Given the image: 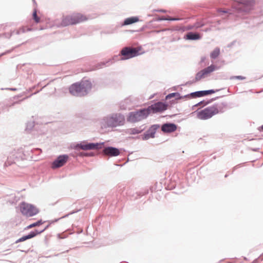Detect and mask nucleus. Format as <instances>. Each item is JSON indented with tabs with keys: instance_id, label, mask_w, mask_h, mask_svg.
<instances>
[{
	"instance_id": "f3484780",
	"label": "nucleus",
	"mask_w": 263,
	"mask_h": 263,
	"mask_svg": "<svg viewBox=\"0 0 263 263\" xmlns=\"http://www.w3.org/2000/svg\"><path fill=\"white\" fill-rule=\"evenodd\" d=\"M156 129L157 127H156L155 126H152L147 132V133L144 135L143 139L147 140L151 138H154Z\"/></svg>"
},
{
	"instance_id": "7c9ffc66",
	"label": "nucleus",
	"mask_w": 263,
	"mask_h": 263,
	"mask_svg": "<svg viewBox=\"0 0 263 263\" xmlns=\"http://www.w3.org/2000/svg\"><path fill=\"white\" fill-rule=\"evenodd\" d=\"M83 156H87V154H83Z\"/></svg>"
},
{
	"instance_id": "0eeeda50",
	"label": "nucleus",
	"mask_w": 263,
	"mask_h": 263,
	"mask_svg": "<svg viewBox=\"0 0 263 263\" xmlns=\"http://www.w3.org/2000/svg\"><path fill=\"white\" fill-rule=\"evenodd\" d=\"M125 123V118L123 115L121 114H115L108 118L106 120V124L108 126L116 127L122 126Z\"/></svg>"
},
{
	"instance_id": "c756f323",
	"label": "nucleus",
	"mask_w": 263,
	"mask_h": 263,
	"mask_svg": "<svg viewBox=\"0 0 263 263\" xmlns=\"http://www.w3.org/2000/svg\"><path fill=\"white\" fill-rule=\"evenodd\" d=\"M220 12H222L223 13H227V12L226 11H221V10H220L219 11Z\"/></svg>"
},
{
	"instance_id": "9b49d317",
	"label": "nucleus",
	"mask_w": 263,
	"mask_h": 263,
	"mask_svg": "<svg viewBox=\"0 0 263 263\" xmlns=\"http://www.w3.org/2000/svg\"><path fill=\"white\" fill-rule=\"evenodd\" d=\"M68 157L67 155L60 156L52 164L53 168H58L63 166L67 161Z\"/></svg>"
},
{
	"instance_id": "2f4dec72",
	"label": "nucleus",
	"mask_w": 263,
	"mask_h": 263,
	"mask_svg": "<svg viewBox=\"0 0 263 263\" xmlns=\"http://www.w3.org/2000/svg\"><path fill=\"white\" fill-rule=\"evenodd\" d=\"M261 129L263 130V125H262V126H261Z\"/></svg>"
},
{
	"instance_id": "20e7f679",
	"label": "nucleus",
	"mask_w": 263,
	"mask_h": 263,
	"mask_svg": "<svg viewBox=\"0 0 263 263\" xmlns=\"http://www.w3.org/2000/svg\"><path fill=\"white\" fill-rule=\"evenodd\" d=\"M19 207L21 213L26 217H32L39 213L35 206L24 202L21 203Z\"/></svg>"
},
{
	"instance_id": "aec40b11",
	"label": "nucleus",
	"mask_w": 263,
	"mask_h": 263,
	"mask_svg": "<svg viewBox=\"0 0 263 263\" xmlns=\"http://www.w3.org/2000/svg\"><path fill=\"white\" fill-rule=\"evenodd\" d=\"M142 129L140 128L135 127L127 129L125 131V133L127 135H136L141 133Z\"/></svg>"
},
{
	"instance_id": "423d86ee",
	"label": "nucleus",
	"mask_w": 263,
	"mask_h": 263,
	"mask_svg": "<svg viewBox=\"0 0 263 263\" xmlns=\"http://www.w3.org/2000/svg\"><path fill=\"white\" fill-rule=\"evenodd\" d=\"M139 51L138 48L124 47L120 51V59L125 60L136 57L139 54Z\"/></svg>"
},
{
	"instance_id": "2eb2a0df",
	"label": "nucleus",
	"mask_w": 263,
	"mask_h": 263,
	"mask_svg": "<svg viewBox=\"0 0 263 263\" xmlns=\"http://www.w3.org/2000/svg\"><path fill=\"white\" fill-rule=\"evenodd\" d=\"M216 92L215 90L213 89L208 90H203V91H199L195 92H193L191 93V96L193 98L197 97H201L204 96H207L209 95L213 94Z\"/></svg>"
},
{
	"instance_id": "9d476101",
	"label": "nucleus",
	"mask_w": 263,
	"mask_h": 263,
	"mask_svg": "<svg viewBox=\"0 0 263 263\" xmlns=\"http://www.w3.org/2000/svg\"><path fill=\"white\" fill-rule=\"evenodd\" d=\"M254 4L253 0H240L238 4V9L243 11H248L251 9Z\"/></svg>"
},
{
	"instance_id": "6ab92c4d",
	"label": "nucleus",
	"mask_w": 263,
	"mask_h": 263,
	"mask_svg": "<svg viewBox=\"0 0 263 263\" xmlns=\"http://www.w3.org/2000/svg\"><path fill=\"white\" fill-rule=\"evenodd\" d=\"M139 21L138 17L134 16L126 18L123 23V25H129L133 23L138 22Z\"/></svg>"
},
{
	"instance_id": "a211bd4d",
	"label": "nucleus",
	"mask_w": 263,
	"mask_h": 263,
	"mask_svg": "<svg viewBox=\"0 0 263 263\" xmlns=\"http://www.w3.org/2000/svg\"><path fill=\"white\" fill-rule=\"evenodd\" d=\"M201 38V36L199 33L189 32L185 35V39L190 40H197Z\"/></svg>"
},
{
	"instance_id": "4be33fe9",
	"label": "nucleus",
	"mask_w": 263,
	"mask_h": 263,
	"mask_svg": "<svg viewBox=\"0 0 263 263\" xmlns=\"http://www.w3.org/2000/svg\"><path fill=\"white\" fill-rule=\"evenodd\" d=\"M43 223H44V222L42 220H40L36 222H34L33 223H32V224L29 225L27 227L26 229H31L32 228H33V227H35L36 226H39Z\"/></svg>"
},
{
	"instance_id": "dca6fc26",
	"label": "nucleus",
	"mask_w": 263,
	"mask_h": 263,
	"mask_svg": "<svg viewBox=\"0 0 263 263\" xmlns=\"http://www.w3.org/2000/svg\"><path fill=\"white\" fill-rule=\"evenodd\" d=\"M177 129V126L173 123H166L161 127V130L164 133H172Z\"/></svg>"
},
{
	"instance_id": "cd10ccee",
	"label": "nucleus",
	"mask_w": 263,
	"mask_h": 263,
	"mask_svg": "<svg viewBox=\"0 0 263 263\" xmlns=\"http://www.w3.org/2000/svg\"><path fill=\"white\" fill-rule=\"evenodd\" d=\"M203 104V105H206L207 103H203V102L201 101V102H199V103H197V104H196V105H195V106H198L201 105V104Z\"/></svg>"
},
{
	"instance_id": "f8f14e48",
	"label": "nucleus",
	"mask_w": 263,
	"mask_h": 263,
	"mask_svg": "<svg viewBox=\"0 0 263 263\" xmlns=\"http://www.w3.org/2000/svg\"><path fill=\"white\" fill-rule=\"evenodd\" d=\"M49 226V225H48L47 227H45V228L44 229H43V230H42L41 231H38L37 230H35V231L30 232L28 235H27L26 236H24L22 237L21 238H19L18 239H17L15 241V243H18L20 242H22V241L26 240L27 239H31L33 237L36 236L37 235L41 234V233L44 232L45 230H46L48 228Z\"/></svg>"
},
{
	"instance_id": "5701e85b",
	"label": "nucleus",
	"mask_w": 263,
	"mask_h": 263,
	"mask_svg": "<svg viewBox=\"0 0 263 263\" xmlns=\"http://www.w3.org/2000/svg\"><path fill=\"white\" fill-rule=\"evenodd\" d=\"M33 19L34 20L35 22L36 23H39L41 22V18L37 15L36 11L35 10L33 13Z\"/></svg>"
},
{
	"instance_id": "39448f33",
	"label": "nucleus",
	"mask_w": 263,
	"mask_h": 263,
	"mask_svg": "<svg viewBox=\"0 0 263 263\" xmlns=\"http://www.w3.org/2000/svg\"><path fill=\"white\" fill-rule=\"evenodd\" d=\"M148 115L146 109H143L130 112L127 118V120L129 122L135 123L145 119Z\"/></svg>"
},
{
	"instance_id": "a878e982",
	"label": "nucleus",
	"mask_w": 263,
	"mask_h": 263,
	"mask_svg": "<svg viewBox=\"0 0 263 263\" xmlns=\"http://www.w3.org/2000/svg\"><path fill=\"white\" fill-rule=\"evenodd\" d=\"M236 79L240 80H243L246 79V77L241 76H232L230 78L231 80H234V79Z\"/></svg>"
},
{
	"instance_id": "f257e3e1",
	"label": "nucleus",
	"mask_w": 263,
	"mask_h": 263,
	"mask_svg": "<svg viewBox=\"0 0 263 263\" xmlns=\"http://www.w3.org/2000/svg\"><path fill=\"white\" fill-rule=\"evenodd\" d=\"M91 88V83L86 81L72 85L69 87V92L73 96H82L86 95Z\"/></svg>"
},
{
	"instance_id": "f03ea898",
	"label": "nucleus",
	"mask_w": 263,
	"mask_h": 263,
	"mask_svg": "<svg viewBox=\"0 0 263 263\" xmlns=\"http://www.w3.org/2000/svg\"><path fill=\"white\" fill-rule=\"evenodd\" d=\"M88 17L81 13H74L71 15L64 16L62 21L63 26L75 25L86 21Z\"/></svg>"
},
{
	"instance_id": "4468645a",
	"label": "nucleus",
	"mask_w": 263,
	"mask_h": 263,
	"mask_svg": "<svg viewBox=\"0 0 263 263\" xmlns=\"http://www.w3.org/2000/svg\"><path fill=\"white\" fill-rule=\"evenodd\" d=\"M103 153L105 155L109 156H117L120 154V151L118 148L112 147H107L104 148Z\"/></svg>"
},
{
	"instance_id": "6e6552de",
	"label": "nucleus",
	"mask_w": 263,
	"mask_h": 263,
	"mask_svg": "<svg viewBox=\"0 0 263 263\" xmlns=\"http://www.w3.org/2000/svg\"><path fill=\"white\" fill-rule=\"evenodd\" d=\"M167 106V104L161 102H159L149 106L146 108V110H147L148 115L151 113L161 112L166 110Z\"/></svg>"
},
{
	"instance_id": "393cba45",
	"label": "nucleus",
	"mask_w": 263,
	"mask_h": 263,
	"mask_svg": "<svg viewBox=\"0 0 263 263\" xmlns=\"http://www.w3.org/2000/svg\"><path fill=\"white\" fill-rule=\"evenodd\" d=\"M179 96V94L178 93H171L167 95L165 97L166 100L170 99L172 98L175 97H178Z\"/></svg>"
},
{
	"instance_id": "bb28decb",
	"label": "nucleus",
	"mask_w": 263,
	"mask_h": 263,
	"mask_svg": "<svg viewBox=\"0 0 263 263\" xmlns=\"http://www.w3.org/2000/svg\"><path fill=\"white\" fill-rule=\"evenodd\" d=\"M160 20H171V21H175V20H178V18H171L170 17H168L167 18H161L160 19Z\"/></svg>"
},
{
	"instance_id": "412c9836",
	"label": "nucleus",
	"mask_w": 263,
	"mask_h": 263,
	"mask_svg": "<svg viewBox=\"0 0 263 263\" xmlns=\"http://www.w3.org/2000/svg\"><path fill=\"white\" fill-rule=\"evenodd\" d=\"M220 54V49L218 47H216L214 50L211 53L210 57L212 59H215L217 58Z\"/></svg>"
},
{
	"instance_id": "1a4fd4ad",
	"label": "nucleus",
	"mask_w": 263,
	"mask_h": 263,
	"mask_svg": "<svg viewBox=\"0 0 263 263\" xmlns=\"http://www.w3.org/2000/svg\"><path fill=\"white\" fill-rule=\"evenodd\" d=\"M217 69L216 66L211 65L210 66L203 69V70L198 72L195 77V80L196 81H198L201 79L204 78L205 77L208 76L210 73L212 72Z\"/></svg>"
},
{
	"instance_id": "b1692460",
	"label": "nucleus",
	"mask_w": 263,
	"mask_h": 263,
	"mask_svg": "<svg viewBox=\"0 0 263 263\" xmlns=\"http://www.w3.org/2000/svg\"><path fill=\"white\" fill-rule=\"evenodd\" d=\"M31 30L32 29L31 28H29L27 27H23L19 29V30L18 31V33H24V32H25L26 31H31Z\"/></svg>"
},
{
	"instance_id": "7ed1b4c3",
	"label": "nucleus",
	"mask_w": 263,
	"mask_h": 263,
	"mask_svg": "<svg viewBox=\"0 0 263 263\" xmlns=\"http://www.w3.org/2000/svg\"><path fill=\"white\" fill-rule=\"evenodd\" d=\"M217 107L215 106L208 107L202 110L197 111V117L200 120H207L218 113Z\"/></svg>"
},
{
	"instance_id": "ddd939ff",
	"label": "nucleus",
	"mask_w": 263,
	"mask_h": 263,
	"mask_svg": "<svg viewBox=\"0 0 263 263\" xmlns=\"http://www.w3.org/2000/svg\"><path fill=\"white\" fill-rule=\"evenodd\" d=\"M77 147L83 150L96 149L99 148V144L83 143L77 144Z\"/></svg>"
},
{
	"instance_id": "c85d7f7f",
	"label": "nucleus",
	"mask_w": 263,
	"mask_h": 263,
	"mask_svg": "<svg viewBox=\"0 0 263 263\" xmlns=\"http://www.w3.org/2000/svg\"><path fill=\"white\" fill-rule=\"evenodd\" d=\"M159 11L162 12H165V11L164 10H160Z\"/></svg>"
}]
</instances>
